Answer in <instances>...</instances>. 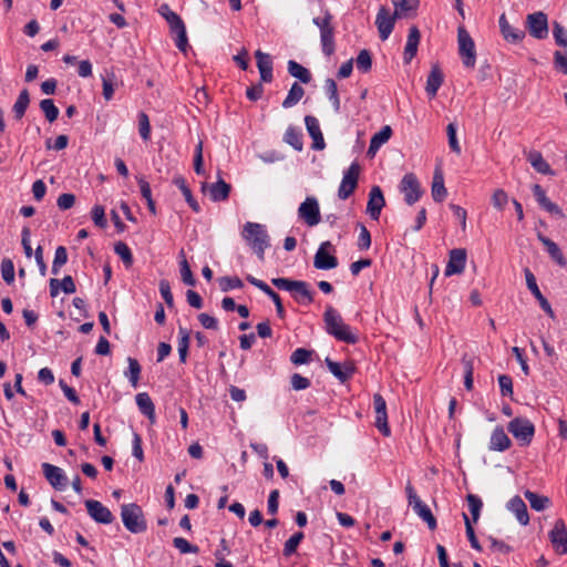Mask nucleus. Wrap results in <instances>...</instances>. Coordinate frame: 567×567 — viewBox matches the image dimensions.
Wrapping results in <instances>:
<instances>
[{"mask_svg": "<svg viewBox=\"0 0 567 567\" xmlns=\"http://www.w3.org/2000/svg\"><path fill=\"white\" fill-rule=\"evenodd\" d=\"M420 42V31L419 29L413 25L409 30V35L406 40V44L404 48V60L406 62H410L417 52V45Z\"/></svg>", "mask_w": 567, "mask_h": 567, "instance_id": "36", "label": "nucleus"}, {"mask_svg": "<svg viewBox=\"0 0 567 567\" xmlns=\"http://www.w3.org/2000/svg\"><path fill=\"white\" fill-rule=\"evenodd\" d=\"M114 251L123 260L126 267H130L133 264V255L125 243H117L114 246Z\"/></svg>", "mask_w": 567, "mask_h": 567, "instance_id": "53", "label": "nucleus"}, {"mask_svg": "<svg viewBox=\"0 0 567 567\" xmlns=\"http://www.w3.org/2000/svg\"><path fill=\"white\" fill-rule=\"evenodd\" d=\"M174 184L181 189V192L183 193V195L185 197V200L188 203V205L192 207V209L194 212L198 213L200 209L199 205L195 200V198L192 195L190 189L186 185L185 178L182 176H177L174 178Z\"/></svg>", "mask_w": 567, "mask_h": 567, "instance_id": "44", "label": "nucleus"}, {"mask_svg": "<svg viewBox=\"0 0 567 567\" xmlns=\"http://www.w3.org/2000/svg\"><path fill=\"white\" fill-rule=\"evenodd\" d=\"M466 264V251L462 248H455L450 251L449 262L445 268V276L462 274Z\"/></svg>", "mask_w": 567, "mask_h": 567, "instance_id": "21", "label": "nucleus"}, {"mask_svg": "<svg viewBox=\"0 0 567 567\" xmlns=\"http://www.w3.org/2000/svg\"><path fill=\"white\" fill-rule=\"evenodd\" d=\"M181 256L183 257L182 260L179 261V271H181L182 280L187 286H195L196 280L193 276V272L190 270V267H189L186 258L184 257L183 250L181 251Z\"/></svg>", "mask_w": 567, "mask_h": 567, "instance_id": "50", "label": "nucleus"}, {"mask_svg": "<svg viewBox=\"0 0 567 567\" xmlns=\"http://www.w3.org/2000/svg\"><path fill=\"white\" fill-rule=\"evenodd\" d=\"M399 189L404 196V202L410 206L414 205L423 193L420 182L413 173H408L402 177Z\"/></svg>", "mask_w": 567, "mask_h": 567, "instance_id": "11", "label": "nucleus"}, {"mask_svg": "<svg viewBox=\"0 0 567 567\" xmlns=\"http://www.w3.org/2000/svg\"><path fill=\"white\" fill-rule=\"evenodd\" d=\"M326 364L328 370L340 381L344 382L348 380L353 373V368L350 365H341L338 362L332 361L331 359H326Z\"/></svg>", "mask_w": 567, "mask_h": 567, "instance_id": "37", "label": "nucleus"}, {"mask_svg": "<svg viewBox=\"0 0 567 567\" xmlns=\"http://www.w3.org/2000/svg\"><path fill=\"white\" fill-rule=\"evenodd\" d=\"M458 53L465 68L473 69L476 63L475 43L464 27L457 30Z\"/></svg>", "mask_w": 567, "mask_h": 567, "instance_id": "8", "label": "nucleus"}, {"mask_svg": "<svg viewBox=\"0 0 567 567\" xmlns=\"http://www.w3.org/2000/svg\"><path fill=\"white\" fill-rule=\"evenodd\" d=\"M431 194L433 199L437 203L443 202L447 195V190L444 186V176L439 167L434 171Z\"/></svg>", "mask_w": 567, "mask_h": 567, "instance_id": "35", "label": "nucleus"}, {"mask_svg": "<svg viewBox=\"0 0 567 567\" xmlns=\"http://www.w3.org/2000/svg\"><path fill=\"white\" fill-rule=\"evenodd\" d=\"M241 237L257 255L259 260L265 259V251L270 246V237L266 226L259 223L247 221L241 230Z\"/></svg>", "mask_w": 567, "mask_h": 567, "instance_id": "2", "label": "nucleus"}, {"mask_svg": "<svg viewBox=\"0 0 567 567\" xmlns=\"http://www.w3.org/2000/svg\"><path fill=\"white\" fill-rule=\"evenodd\" d=\"M303 539V533L298 532L295 533L286 543L284 546V555L285 556H291L296 553L300 542Z\"/></svg>", "mask_w": 567, "mask_h": 567, "instance_id": "54", "label": "nucleus"}, {"mask_svg": "<svg viewBox=\"0 0 567 567\" xmlns=\"http://www.w3.org/2000/svg\"><path fill=\"white\" fill-rule=\"evenodd\" d=\"M549 539L555 549L559 555L567 553V527L563 519H557L553 529L549 532Z\"/></svg>", "mask_w": 567, "mask_h": 567, "instance_id": "15", "label": "nucleus"}, {"mask_svg": "<svg viewBox=\"0 0 567 567\" xmlns=\"http://www.w3.org/2000/svg\"><path fill=\"white\" fill-rule=\"evenodd\" d=\"M533 194L537 200V203L544 208L546 209L548 213L553 214V215H556V216H559V217H563L564 214H563V210L556 205L554 204L553 202H550V199L546 196V193L545 190L542 188L540 185L538 184H535L533 186Z\"/></svg>", "mask_w": 567, "mask_h": 567, "instance_id": "29", "label": "nucleus"}, {"mask_svg": "<svg viewBox=\"0 0 567 567\" xmlns=\"http://www.w3.org/2000/svg\"><path fill=\"white\" fill-rule=\"evenodd\" d=\"M68 261V252L65 247L59 246L54 252V259L52 262V272L58 275L62 266H64Z\"/></svg>", "mask_w": 567, "mask_h": 567, "instance_id": "52", "label": "nucleus"}, {"mask_svg": "<svg viewBox=\"0 0 567 567\" xmlns=\"http://www.w3.org/2000/svg\"><path fill=\"white\" fill-rule=\"evenodd\" d=\"M298 217L309 227L317 226L321 221L318 199L313 196H308L298 208Z\"/></svg>", "mask_w": 567, "mask_h": 567, "instance_id": "10", "label": "nucleus"}, {"mask_svg": "<svg viewBox=\"0 0 567 567\" xmlns=\"http://www.w3.org/2000/svg\"><path fill=\"white\" fill-rule=\"evenodd\" d=\"M525 498L528 501L530 507L537 512L544 511L548 507L550 501L546 496L538 495L532 491H525Z\"/></svg>", "mask_w": 567, "mask_h": 567, "instance_id": "40", "label": "nucleus"}, {"mask_svg": "<svg viewBox=\"0 0 567 567\" xmlns=\"http://www.w3.org/2000/svg\"><path fill=\"white\" fill-rule=\"evenodd\" d=\"M189 348V331L184 327L178 330V355L181 362H186Z\"/></svg>", "mask_w": 567, "mask_h": 567, "instance_id": "46", "label": "nucleus"}, {"mask_svg": "<svg viewBox=\"0 0 567 567\" xmlns=\"http://www.w3.org/2000/svg\"><path fill=\"white\" fill-rule=\"evenodd\" d=\"M360 229L359 238H358V247L360 250H367L371 246V235L368 228L363 224H358Z\"/></svg>", "mask_w": 567, "mask_h": 567, "instance_id": "61", "label": "nucleus"}, {"mask_svg": "<svg viewBox=\"0 0 567 567\" xmlns=\"http://www.w3.org/2000/svg\"><path fill=\"white\" fill-rule=\"evenodd\" d=\"M288 72L291 76L299 79L302 83L307 84L311 81L309 70L293 60L288 62Z\"/></svg>", "mask_w": 567, "mask_h": 567, "instance_id": "42", "label": "nucleus"}, {"mask_svg": "<svg viewBox=\"0 0 567 567\" xmlns=\"http://www.w3.org/2000/svg\"><path fill=\"white\" fill-rule=\"evenodd\" d=\"M271 284L280 290L290 292L299 303L309 305L313 301V291L306 281L278 277L272 278Z\"/></svg>", "mask_w": 567, "mask_h": 567, "instance_id": "3", "label": "nucleus"}, {"mask_svg": "<svg viewBox=\"0 0 567 567\" xmlns=\"http://www.w3.org/2000/svg\"><path fill=\"white\" fill-rule=\"evenodd\" d=\"M373 408L375 412V426L384 435L390 436L391 430L388 424L386 403L383 396L379 393L373 395Z\"/></svg>", "mask_w": 567, "mask_h": 567, "instance_id": "14", "label": "nucleus"}, {"mask_svg": "<svg viewBox=\"0 0 567 567\" xmlns=\"http://www.w3.org/2000/svg\"><path fill=\"white\" fill-rule=\"evenodd\" d=\"M384 206L385 199L381 188L379 186H373L369 193L367 214L371 217V219L378 220Z\"/></svg>", "mask_w": 567, "mask_h": 567, "instance_id": "19", "label": "nucleus"}, {"mask_svg": "<svg viewBox=\"0 0 567 567\" xmlns=\"http://www.w3.org/2000/svg\"><path fill=\"white\" fill-rule=\"evenodd\" d=\"M405 493L409 506H411L413 512L427 524L429 529L434 530L436 528V519L430 507L419 497L411 483L406 484Z\"/></svg>", "mask_w": 567, "mask_h": 567, "instance_id": "7", "label": "nucleus"}, {"mask_svg": "<svg viewBox=\"0 0 567 567\" xmlns=\"http://www.w3.org/2000/svg\"><path fill=\"white\" fill-rule=\"evenodd\" d=\"M357 68L362 72H368L372 65L371 54L368 50H361L355 59Z\"/></svg>", "mask_w": 567, "mask_h": 567, "instance_id": "58", "label": "nucleus"}, {"mask_svg": "<svg viewBox=\"0 0 567 567\" xmlns=\"http://www.w3.org/2000/svg\"><path fill=\"white\" fill-rule=\"evenodd\" d=\"M331 248L332 244L330 241H323L320 245L313 259V266L317 269L330 270L338 266V259L328 251Z\"/></svg>", "mask_w": 567, "mask_h": 567, "instance_id": "16", "label": "nucleus"}, {"mask_svg": "<svg viewBox=\"0 0 567 567\" xmlns=\"http://www.w3.org/2000/svg\"><path fill=\"white\" fill-rule=\"evenodd\" d=\"M323 322L326 332L332 336L338 341L346 342L349 344H354L358 342V334L352 330V328L349 324H347L343 321L339 311L334 309L332 306L326 307L323 313Z\"/></svg>", "mask_w": 567, "mask_h": 567, "instance_id": "1", "label": "nucleus"}, {"mask_svg": "<svg viewBox=\"0 0 567 567\" xmlns=\"http://www.w3.org/2000/svg\"><path fill=\"white\" fill-rule=\"evenodd\" d=\"M303 95H305L303 87L300 84H298L297 82H295L291 85V87H290V90L288 92V95L284 100L282 106L285 109L292 107L293 105H296L302 99Z\"/></svg>", "mask_w": 567, "mask_h": 567, "instance_id": "41", "label": "nucleus"}, {"mask_svg": "<svg viewBox=\"0 0 567 567\" xmlns=\"http://www.w3.org/2000/svg\"><path fill=\"white\" fill-rule=\"evenodd\" d=\"M230 185L226 183L223 178H219L216 183L208 185L207 183H203L202 190L206 192L208 189L209 197L213 202H223L226 200L230 193Z\"/></svg>", "mask_w": 567, "mask_h": 567, "instance_id": "23", "label": "nucleus"}, {"mask_svg": "<svg viewBox=\"0 0 567 567\" xmlns=\"http://www.w3.org/2000/svg\"><path fill=\"white\" fill-rule=\"evenodd\" d=\"M499 29L504 39L511 43H518L525 38V31L509 24L505 14L499 17Z\"/></svg>", "mask_w": 567, "mask_h": 567, "instance_id": "24", "label": "nucleus"}, {"mask_svg": "<svg viewBox=\"0 0 567 567\" xmlns=\"http://www.w3.org/2000/svg\"><path fill=\"white\" fill-rule=\"evenodd\" d=\"M525 154L527 161L536 172L544 175H555V172L550 168L549 164L545 161L540 152L529 151Z\"/></svg>", "mask_w": 567, "mask_h": 567, "instance_id": "31", "label": "nucleus"}, {"mask_svg": "<svg viewBox=\"0 0 567 567\" xmlns=\"http://www.w3.org/2000/svg\"><path fill=\"white\" fill-rule=\"evenodd\" d=\"M305 124L309 135L313 140L312 147L315 150H322L324 147V140L321 133L319 121L312 115H307L305 117Z\"/></svg>", "mask_w": 567, "mask_h": 567, "instance_id": "27", "label": "nucleus"}, {"mask_svg": "<svg viewBox=\"0 0 567 567\" xmlns=\"http://www.w3.org/2000/svg\"><path fill=\"white\" fill-rule=\"evenodd\" d=\"M255 56L257 60V68L260 73V79L265 83H270L272 81V60L268 53H264L260 50L255 52Z\"/></svg>", "mask_w": 567, "mask_h": 567, "instance_id": "25", "label": "nucleus"}, {"mask_svg": "<svg viewBox=\"0 0 567 567\" xmlns=\"http://www.w3.org/2000/svg\"><path fill=\"white\" fill-rule=\"evenodd\" d=\"M30 103V96L28 90H22L13 105V113L16 118L20 120L24 115Z\"/></svg>", "mask_w": 567, "mask_h": 567, "instance_id": "47", "label": "nucleus"}, {"mask_svg": "<svg viewBox=\"0 0 567 567\" xmlns=\"http://www.w3.org/2000/svg\"><path fill=\"white\" fill-rule=\"evenodd\" d=\"M507 430L513 436L520 442L522 445H528L535 434L534 424L526 417H515L508 425Z\"/></svg>", "mask_w": 567, "mask_h": 567, "instance_id": "9", "label": "nucleus"}, {"mask_svg": "<svg viewBox=\"0 0 567 567\" xmlns=\"http://www.w3.org/2000/svg\"><path fill=\"white\" fill-rule=\"evenodd\" d=\"M121 519L124 527L132 534H141L147 529V522L142 507L135 503L121 506Z\"/></svg>", "mask_w": 567, "mask_h": 567, "instance_id": "5", "label": "nucleus"}, {"mask_svg": "<svg viewBox=\"0 0 567 567\" xmlns=\"http://www.w3.org/2000/svg\"><path fill=\"white\" fill-rule=\"evenodd\" d=\"M138 132L144 141L151 138V124L147 114L144 112L138 114Z\"/></svg>", "mask_w": 567, "mask_h": 567, "instance_id": "57", "label": "nucleus"}, {"mask_svg": "<svg viewBox=\"0 0 567 567\" xmlns=\"http://www.w3.org/2000/svg\"><path fill=\"white\" fill-rule=\"evenodd\" d=\"M42 471L44 477L48 480V482L52 485L53 488L58 491H63L66 487L68 477L65 476L62 468L49 463H43Z\"/></svg>", "mask_w": 567, "mask_h": 567, "instance_id": "18", "label": "nucleus"}, {"mask_svg": "<svg viewBox=\"0 0 567 567\" xmlns=\"http://www.w3.org/2000/svg\"><path fill=\"white\" fill-rule=\"evenodd\" d=\"M92 220L94 224L100 228H105L107 225L106 218H105V210L104 207L101 205H95L91 210Z\"/></svg>", "mask_w": 567, "mask_h": 567, "instance_id": "60", "label": "nucleus"}, {"mask_svg": "<svg viewBox=\"0 0 567 567\" xmlns=\"http://www.w3.org/2000/svg\"><path fill=\"white\" fill-rule=\"evenodd\" d=\"M524 275H525L527 288L530 290V292L534 295V297L538 300L539 306L542 307V309L550 318H555V313H554V311L551 309V306L548 302V300L543 296L542 291L539 290V288L537 286V282H536V278L533 275V272L528 268H525L524 269Z\"/></svg>", "mask_w": 567, "mask_h": 567, "instance_id": "20", "label": "nucleus"}, {"mask_svg": "<svg viewBox=\"0 0 567 567\" xmlns=\"http://www.w3.org/2000/svg\"><path fill=\"white\" fill-rule=\"evenodd\" d=\"M511 439L505 433L504 429L502 426H496L491 435L489 450L504 452L511 447Z\"/></svg>", "mask_w": 567, "mask_h": 567, "instance_id": "28", "label": "nucleus"}, {"mask_svg": "<svg viewBox=\"0 0 567 567\" xmlns=\"http://www.w3.org/2000/svg\"><path fill=\"white\" fill-rule=\"evenodd\" d=\"M360 175V165L354 162L349 168L343 173L342 181L340 183L338 189V196L340 199H347L354 192L358 185V179Z\"/></svg>", "mask_w": 567, "mask_h": 567, "instance_id": "12", "label": "nucleus"}, {"mask_svg": "<svg viewBox=\"0 0 567 567\" xmlns=\"http://www.w3.org/2000/svg\"><path fill=\"white\" fill-rule=\"evenodd\" d=\"M136 405L140 412L145 415L152 423L155 422V405L151 396L146 392H141L135 396Z\"/></svg>", "mask_w": 567, "mask_h": 567, "instance_id": "34", "label": "nucleus"}, {"mask_svg": "<svg viewBox=\"0 0 567 567\" xmlns=\"http://www.w3.org/2000/svg\"><path fill=\"white\" fill-rule=\"evenodd\" d=\"M40 109L45 115V118L52 123L59 116V109L54 105L53 100L44 99L40 102Z\"/></svg>", "mask_w": 567, "mask_h": 567, "instance_id": "51", "label": "nucleus"}, {"mask_svg": "<svg viewBox=\"0 0 567 567\" xmlns=\"http://www.w3.org/2000/svg\"><path fill=\"white\" fill-rule=\"evenodd\" d=\"M1 276L6 284L11 285L14 281V265L9 258L1 261Z\"/></svg>", "mask_w": 567, "mask_h": 567, "instance_id": "55", "label": "nucleus"}, {"mask_svg": "<svg viewBox=\"0 0 567 567\" xmlns=\"http://www.w3.org/2000/svg\"><path fill=\"white\" fill-rule=\"evenodd\" d=\"M392 2L395 8L394 16L399 18L409 17L419 6V0H392Z\"/></svg>", "mask_w": 567, "mask_h": 567, "instance_id": "39", "label": "nucleus"}, {"mask_svg": "<svg viewBox=\"0 0 567 567\" xmlns=\"http://www.w3.org/2000/svg\"><path fill=\"white\" fill-rule=\"evenodd\" d=\"M246 279L249 284H251L256 288L260 289L264 293H266L274 301L278 316L280 318H284L285 309H284V306H282L279 295L276 291H274L266 282H264L260 279L255 278L251 275H248L246 277Z\"/></svg>", "mask_w": 567, "mask_h": 567, "instance_id": "22", "label": "nucleus"}, {"mask_svg": "<svg viewBox=\"0 0 567 567\" xmlns=\"http://www.w3.org/2000/svg\"><path fill=\"white\" fill-rule=\"evenodd\" d=\"M508 200L509 197L507 193L502 188L496 189L492 195V204L498 210H503Z\"/></svg>", "mask_w": 567, "mask_h": 567, "instance_id": "59", "label": "nucleus"}, {"mask_svg": "<svg viewBox=\"0 0 567 567\" xmlns=\"http://www.w3.org/2000/svg\"><path fill=\"white\" fill-rule=\"evenodd\" d=\"M310 357H311V351H309L305 348H298L292 352L290 360L293 364L299 365V364L308 363L310 360Z\"/></svg>", "mask_w": 567, "mask_h": 567, "instance_id": "62", "label": "nucleus"}, {"mask_svg": "<svg viewBox=\"0 0 567 567\" xmlns=\"http://www.w3.org/2000/svg\"><path fill=\"white\" fill-rule=\"evenodd\" d=\"M375 24L378 27L380 38L382 40H386L394 28V18L390 16L386 9L381 8L377 14Z\"/></svg>", "mask_w": 567, "mask_h": 567, "instance_id": "26", "label": "nucleus"}, {"mask_svg": "<svg viewBox=\"0 0 567 567\" xmlns=\"http://www.w3.org/2000/svg\"><path fill=\"white\" fill-rule=\"evenodd\" d=\"M507 508L516 516L522 525L526 526L529 523L527 506L519 496L511 498L507 503Z\"/></svg>", "mask_w": 567, "mask_h": 567, "instance_id": "32", "label": "nucleus"}, {"mask_svg": "<svg viewBox=\"0 0 567 567\" xmlns=\"http://www.w3.org/2000/svg\"><path fill=\"white\" fill-rule=\"evenodd\" d=\"M526 28L533 38L537 40L546 39L548 37L547 16L542 11L528 14L526 17Z\"/></svg>", "mask_w": 567, "mask_h": 567, "instance_id": "13", "label": "nucleus"}, {"mask_svg": "<svg viewBox=\"0 0 567 567\" xmlns=\"http://www.w3.org/2000/svg\"><path fill=\"white\" fill-rule=\"evenodd\" d=\"M538 239L543 243V245L546 247L547 249V252L549 254V256L560 266H565L566 265V260H565V257L560 250V248L558 247V245L556 243H554L553 240H550L549 238L545 237L544 235L542 234H538Z\"/></svg>", "mask_w": 567, "mask_h": 567, "instance_id": "38", "label": "nucleus"}, {"mask_svg": "<svg viewBox=\"0 0 567 567\" xmlns=\"http://www.w3.org/2000/svg\"><path fill=\"white\" fill-rule=\"evenodd\" d=\"M446 133L451 151L460 155L462 150L456 137V125L454 123H450L446 127Z\"/></svg>", "mask_w": 567, "mask_h": 567, "instance_id": "56", "label": "nucleus"}, {"mask_svg": "<svg viewBox=\"0 0 567 567\" xmlns=\"http://www.w3.org/2000/svg\"><path fill=\"white\" fill-rule=\"evenodd\" d=\"M444 75L437 65L432 66L430 74L427 75L425 92L433 99L436 96L439 89L443 84Z\"/></svg>", "mask_w": 567, "mask_h": 567, "instance_id": "30", "label": "nucleus"}, {"mask_svg": "<svg viewBox=\"0 0 567 567\" xmlns=\"http://www.w3.org/2000/svg\"><path fill=\"white\" fill-rule=\"evenodd\" d=\"M324 91H326V94H327L329 101L331 102V104L333 106V110L336 112H339L340 111V97L338 94L337 83L333 79H327L324 81Z\"/></svg>", "mask_w": 567, "mask_h": 567, "instance_id": "45", "label": "nucleus"}, {"mask_svg": "<svg viewBox=\"0 0 567 567\" xmlns=\"http://www.w3.org/2000/svg\"><path fill=\"white\" fill-rule=\"evenodd\" d=\"M392 135V128L389 125L383 126L378 133H375L370 141L368 148V155L373 157L379 148L385 144Z\"/></svg>", "mask_w": 567, "mask_h": 567, "instance_id": "33", "label": "nucleus"}, {"mask_svg": "<svg viewBox=\"0 0 567 567\" xmlns=\"http://www.w3.org/2000/svg\"><path fill=\"white\" fill-rule=\"evenodd\" d=\"M553 35L558 45L567 47V31L560 23H553Z\"/></svg>", "mask_w": 567, "mask_h": 567, "instance_id": "63", "label": "nucleus"}, {"mask_svg": "<svg viewBox=\"0 0 567 567\" xmlns=\"http://www.w3.org/2000/svg\"><path fill=\"white\" fill-rule=\"evenodd\" d=\"M128 368L124 372V375L128 379L131 385L136 388L141 375V365L138 361L132 357L127 358Z\"/></svg>", "mask_w": 567, "mask_h": 567, "instance_id": "43", "label": "nucleus"}, {"mask_svg": "<svg viewBox=\"0 0 567 567\" xmlns=\"http://www.w3.org/2000/svg\"><path fill=\"white\" fill-rule=\"evenodd\" d=\"M284 140L287 144L291 145L296 151H301L303 147L302 135L295 127H288Z\"/></svg>", "mask_w": 567, "mask_h": 567, "instance_id": "48", "label": "nucleus"}, {"mask_svg": "<svg viewBox=\"0 0 567 567\" xmlns=\"http://www.w3.org/2000/svg\"><path fill=\"white\" fill-rule=\"evenodd\" d=\"M85 507L90 517L100 524H112L114 516L112 512L104 506L101 502L95 499L85 501Z\"/></svg>", "mask_w": 567, "mask_h": 567, "instance_id": "17", "label": "nucleus"}, {"mask_svg": "<svg viewBox=\"0 0 567 567\" xmlns=\"http://www.w3.org/2000/svg\"><path fill=\"white\" fill-rule=\"evenodd\" d=\"M159 14L166 20L169 25L171 33L175 35V45L182 52H186L188 48V39L186 27L181 17L171 10L169 6L164 3L158 9Z\"/></svg>", "mask_w": 567, "mask_h": 567, "instance_id": "4", "label": "nucleus"}, {"mask_svg": "<svg viewBox=\"0 0 567 567\" xmlns=\"http://www.w3.org/2000/svg\"><path fill=\"white\" fill-rule=\"evenodd\" d=\"M466 499H467L468 511L472 515L473 522L476 523L481 515L483 502L477 495H474V494H468Z\"/></svg>", "mask_w": 567, "mask_h": 567, "instance_id": "49", "label": "nucleus"}, {"mask_svg": "<svg viewBox=\"0 0 567 567\" xmlns=\"http://www.w3.org/2000/svg\"><path fill=\"white\" fill-rule=\"evenodd\" d=\"M332 14L328 11H323V16L315 17L312 19L313 24L320 31V43L324 55L330 56L334 53V28L332 25Z\"/></svg>", "mask_w": 567, "mask_h": 567, "instance_id": "6", "label": "nucleus"}, {"mask_svg": "<svg viewBox=\"0 0 567 567\" xmlns=\"http://www.w3.org/2000/svg\"><path fill=\"white\" fill-rule=\"evenodd\" d=\"M554 66L556 71L567 75V55L560 51H555Z\"/></svg>", "mask_w": 567, "mask_h": 567, "instance_id": "64", "label": "nucleus"}]
</instances>
